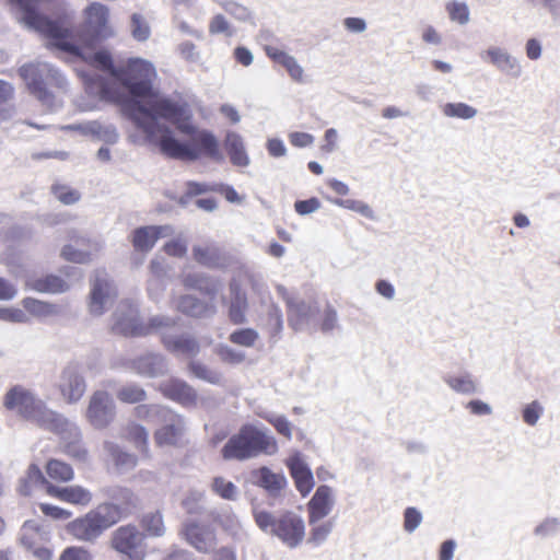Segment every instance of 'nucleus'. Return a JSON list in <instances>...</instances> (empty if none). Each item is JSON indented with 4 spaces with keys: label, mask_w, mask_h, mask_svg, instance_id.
I'll list each match as a JSON object with an SVG mask.
<instances>
[{
    "label": "nucleus",
    "mask_w": 560,
    "mask_h": 560,
    "mask_svg": "<svg viewBox=\"0 0 560 560\" xmlns=\"http://www.w3.org/2000/svg\"><path fill=\"white\" fill-rule=\"evenodd\" d=\"M136 115L147 139L168 158L195 161L200 152L210 156L218 152L215 137L196 128L191 108L182 100L160 98Z\"/></svg>",
    "instance_id": "f257e3e1"
},
{
    "label": "nucleus",
    "mask_w": 560,
    "mask_h": 560,
    "mask_svg": "<svg viewBox=\"0 0 560 560\" xmlns=\"http://www.w3.org/2000/svg\"><path fill=\"white\" fill-rule=\"evenodd\" d=\"M156 77L153 65L143 59H131L125 68L115 72V80L122 85L130 95L126 104V110L135 125L143 131V127L137 119L140 108H147L154 101L170 98L153 91L152 82Z\"/></svg>",
    "instance_id": "f03ea898"
},
{
    "label": "nucleus",
    "mask_w": 560,
    "mask_h": 560,
    "mask_svg": "<svg viewBox=\"0 0 560 560\" xmlns=\"http://www.w3.org/2000/svg\"><path fill=\"white\" fill-rule=\"evenodd\" d=\"M19 74L43 106L51 112L62 107V95L68 92L69 83L58 68L45 61H35L21 66Z\"/></svg>",
    "instance_id": "7ed1b4c3"
},
{
    "label": "nucleus",
    "mask_w": 560,
    "mask_h": 560,
    "mask_svg": "<svg viewBox=\"0 0 560 560\" xmlns=\"http://www.w3.org/2000/svg\"><path fill=\"white\" fill-rule=\"evenodd\" d=\"M7 409L16 412L19 416L36 423L38 427L50 430L52 425H60L61 413L49 409L46 402L37 397L30 389L16 385L4 396Z\"/></svg>",
    "instance_id": "20e7f679"
},
{
    "label": "nucleus",
    "mask_w": 560,
    "mask_h": 560,
    "mask_svg": "<svg viewBox=\"0 0 560 560\" xmlns=\"http://www.w3.org/2000/svg\"><path fill=\"white\" fill-rule=\"evenodd\" d=\"M115 524L113 511L101 504L68 525V532L79 540L93 542Z\"/></svg>",
    "instance_id": "39448f33"
},
{
    "label": "nucleus",
    "mask_w": 560,
    "mask_h": 560,
    "mask_svg": "<svg viewBox=\"0 0 560 560\" xmlns=\"http://www.w3.org/2000/svg\"><path fill=\"white\" fill-rule=\"evenodd\" d=\"M110 547L121 560H144L145 534L131 524L119 526L110 535Z\"/></svg>",
    "instance_id": "423d86ee"
},
{
    "label": "nucleus",
    "mask_w": 560,
    "mask_h": 560,
    "mask_svg": "<svg viewBox=\"0 0 560 560\" xmlns=\"http://www.w3.org/2000/svg\"><path fill=\"white\" fill-rule=\"evenodd\" d=\"M88 308L91 315H103L115 302L117 289L107 272L96 270L90 280Z\"/></svg>",
    "instance_id": "0eeeda50"
},
{
    "label": "nucleus",
    "mask_w": 560,
    "mask_h": 560,
    "mask_svg": "<svg viewBox=\"0 0 560 560\" xmlns=\"http://www.w3.org/2000/svg\"><path fill=\"white\" fill-rule=\"evenodd\" d=\"M86 421L96 430L108 428L116 418V404L106 390H95L89 398Z\"/></svg>",
    "instance_id": "6e6552de"
},
{
    "label": "nucleus",
    "mask_w": 560,
    "mask_h": 560,
    "mask_svg": "<svg viewBox=\"0 0 560 560\" xmlns=\"http://www.w3.org/2000/svg\"><path fill=\"white\" fill-rule=\"evenodd\" d=\"M112 329L124 336H147L148 327L141 322L137 305L129 301L120 302L114 314Z\"/></svg>",
    "instance_id": "1a4fd4ad"
},
{
    "label": "nucleus",
    "mask_w": 560,
    "mask_h": 560,
    "mask_svg": "<svg viewBox=\"0 0 560 560\" xmlns=\"http://www.w3.org/2000/svg\"><path fill=\"white\" fill-rule=\"evenodd\" d=\"M163 416L158 421L160 428L154 432V441L159 446H179L186 434L184 418L168 409L162 411Z\"/></svg>",
    "instance_id": "9d476101"
},
{
    "label": "nucleus",
    "mask_w": 560,
    "mask_h": 560,
    "mask_svg": "<svg viewBox=\"0 0 560 560\" xmlns=\"http://www.w3.org/2000/svg\"><path fill=\"white\" fill-rule=\"evenodd\" d=\"M56 386L68 404L78 402L86 390V382L78 363H68L60 372Z\"/></svg>",
    "instance_id": "9b49d317"
},
{
    "label": "nucleus",
    "mask_w": 560,
    "mask_h": 560,
    "mask_svg": "<svg viewBox=\"0 0 560 560\" xmlns=\"http://www.w3.org/2000/svg\"><path fill=\"white\" fill-rule=\"evenodd\" d=\"M102 492L110 499V502L101 505L108 508L110 512L113 511L115 524L131 514L139 506L140 500L138 495L127 487L108 486L103 488Z\"/></svg>",
    "instance_id": "f8f14e48"
},
{
    "label": "nucleus",
    "mask_w": 560,
    "mask_h": 560,
    "mask_svg": "<svg viewBox=\"0 0 560 560\" xmlns=\"http://www.w3.org/2000/svg\"><path fill=\"white\" fill-rule=\"evenodd\" d=\"M60 425H52L49 431L55 432L60 435L63 442V452L79 462H86L88 459V451L83 446L82 433L80 428L66 417H61Z\"/></svg>",
    "instance_id": "ddd939ff"
},
{
    "label": "nucleus",
    "mask_w": 560,
    "mask_h": 560,
    "mask_svg": "<svg viewBox=\"0 0 560 560\" xmlns=\"http://www.w3.org/2000/svg\"><path fill=\"white\" fill-rule=\"evenodd\" d=\"M273 535L289 547H296L305 535L304 522L294 513L287 512L273 524Z\"/></svg>",
    "instance_id": "4468645a"
},
{
    "label": "nucleus",
    "mask_w": 560,
    "mask_h": 560,
    "mask_svg": "<svg viewBox=\"0 0 560 560\" xmlns=\"http://www.w3.org/2000/svg\"><path fill=\"white\" fill-rule=\"evenodd\" d=\"M186 541L197 551L211 553L218 547V539L212 526L191 522L185 525L183 532Z\"/></svg>",
    "instance_id": "2eb2a0df"
},
{
    "label": "nucleus",
    "mask_w": 560,
    "mask_h": 560,
    "mask_svg": "<svg viewBox=\"0 0 560 560\" xmlns=\"http://www.w3.org/2000/svg\"><path fill=\"white\" fill-rule=\"evenodd\" d=\"M124 366L132 370L140 376L150 378L162 376L168 371L166 358L155 352H148L135 360H127L124 362Z\"/></svg>",
    "instance_id": "dca6fc26"
},
{
    "label": "nucleus",
    "mask_w": 560,
    "mask_h": 560,
    "mask_svg": "<svg viewBox=\"0 0 560 560\" xmlns=\"http://www.w3.org/2000/svg\"><path fill=\"white\" fill-rule=\"evenodd\" d=\"M72 244L63 246L61 256L75 264H88L101 250L102 245L96 240L85 236L74 235L71 237Z\"/></svg>",
    "instance_id": "f3484780"
},
{
    "label": "nucleus",
    "mask_w": 560,
    "mask_h": 560,
    "mask_svg": "<svg viewBox=\"0 0 560 560\" xmlns=\"http://www.w3.org/2000/svg\"><path fill=\"white\" fill-rule=\"evenodd\" d=\"M103 453L105 459L113 464L118 474H126L138 465L137 455L127 452L114 441L105 440L103 442Z\"/></svg>",
    "instance_id": "a211bd4d"
},
{
    "label": "nucleus",
    "mask_w": 560,
    "mask_h": 560,
    "mask_svg": "<svg viewBox=\"0 0 560 560\" xmlns=\"http://www.w3.org/2000/svg\"><path fill=\"white\" fill-rule=\"evenodd\" d=\"M162 343L167 351L175 355L194 358L200 351L198 340L189 334L174 335L162 332Z\"/></svg>",
    "instance_id": "6ab92c4d"
},
{
    "label": "nucleus",
    "mask_w": 560,
    "mask_h": 560,
    "mask_svg": "<svg viewBox=\"0 0 560 560\" xmlns=\"http://www.w3.org/2000/svg\"><path fill=\"white\" fill-rule=\"evenodd\" d=\"M331 489L326 485L319 486L307 503L308 523L314 525L326 517L332 509Z\"/></svg>",
    "instance_id": "aec40b11"
},
{
    "label": "nucleus",
    "mask_w": 560,
    "mask_h": 560,
    "mask_svg": "<svg viewBox=\"0 0 560 560\" xmlns=\"http://www.w3.org/2000/svg\"><path fill=\"white\" fill-rule=\"evenodd\" d=\"M277 290L278 293L287 303L288 320L290 326L294 330L301 329L304 323L307 322L313 316L312 305L306 304L305 302H295L293 298L290 295L289 291L282 285H279Z\"/></svg>",
    "instance_id": "412c9836"
},
{
    "label": "nucleus",
    "mask_w": 560,
    "mask_h": 560,
    "mask_svg": "<svg viewBox=\"0 0 560 560\" xmlns=\"http://www.w3.org/2000/svg\"><path fill=\"white\" fill-rule=\"evenodd\" d=\"M176 310L190 317L206 318L214 315L215 305L205 302L191 294H185L179 296L176 303Z\"/></svg>",
    "instance_id": "4be33fe9"
},
{
    "label": "nucleus",
    "mask_w": 560,
    "mask_h": 560,
    "mask_svg": "<svg viewBox=\"0 0 560 560\" xmlns=\"http://www.w3.org/2000/svg\"><path fill=\"white\" fill-rule=\"evenodd\" d=\"M287 466L300 494L302 497L310 494L314 487V478L306 464L300 457H292L288 460Z\"/></svg>",
    "instance_id": "5701e85b"
},
{
    "label": "nucleus",
    "mask_w": 560,
    "mask_h": 560,
    "mask_svg": "<svg viewBox=\"0 0 560 560\" xmlns=\"http://www.w3.org/2000/svg\"><path fill=\"white\" fill-rule=\"evenodd\" d=\"M47 493L71 504L88 505L92 501V493L78 485L68 487L47 486Z\"/></svg>",
    "instance_id": "b1692460"
},
{
    "label": "nucleus",
    "mask_w": 560,
    "mask_h": 560,
    "mask_svg": "<svg viewBox=\"0 0 560 560\" xmlns=\"http://www.w3.org/2000/svg\"><path fill=\"white\" fill-rule=\"evenodd\" d=\"M160 389L165 397L178 401L183 405L192 404L196 399L195 389L186 382L178 378H172L163 382L160 385Z\"/></svg>",
    "instance_id": "393cba45"
},
{
    "label": "nucleus",
    "mask_w": 560,
    "mask_h": 560,
    "mask_svg": "<svg viewBox=\"0 0 560 560\" xmlns=\"http://www.w3.org/2000/svg\"><path fill=\"white\" fill-rule=\"evenodd\" d=\"M182 283L186 289L197 290L211 299L217 295L220 288L217 280L200 272L184 275Z\"/></svg>",
    "instance_id": "a878e982"
},
{
    "label": "nucleus",
    "mask_w": 560,
    "mask_h": 560,
    "mask_svg": "<svg viewBox=\"0 0 560 560\" xmlns=\"http://www.w3.org/2000/svg\"><path fill=\"white\" fill-rule=\"evenodd\" d=\"M277 450L278 445L272 436L247 428V456L257 453L273 454Z\"/></svg>",
    "instance_id": "bb28decb"
},
{
    "label": "nucleus",
    "mask_w": 560,
    "mask_h": 560,
    "mask_svg": "<svg viewBox=\"0 0 560 560\" xmlns=\"http://www.w3.org/2000/svg\"><path fill=\"white\" fill-rule=\"evenodd\" d=\"M26 285L39 293H49V294H58L67 292L70 289V284L65 281L62 278L48 275L37 279H31L27 281Z\"/></svg>",
    "instance_id": "cd10ccee"
},
{
    "label": "nucleus",
    "mask_w": 560,
    "mask_h": 560,
    "mask_svg": "<svg viewBox=\"0 0 560 560\" xmlns=\"http://www.w3.org/2000/svg\"><path fill=\"white\" fill-rule=\"evenodd\" d=\"M231 305L229 311L230 319L234 324H241L244 320L245 292L243 282L234 278L230 283Z\"/></svg>",
    "instance_id": "c85d7f7f"
},
{
    "label": "nucleus",
    "mask_w": 560,
    "mask_h": 560,
    "mask_svg": "<svg viewBox=\"0 0 560 560\" xmlns=\"http://www.w3.org/2000/svg\"><path fill=\"white\" fill-rule=\"evenodd\" d=\"M266 52L268 57L271 58L275 62L285 68V70L294 81H303L304 71L292 56L273 46L266 47Z\"/></svg>",
    "instance_id": "c756f323"
},
{
    "label": "nucleus",
    "mask_w": 560,
    "mask_h": 560,
    "mask_svg": "<svg viewBox=\"0 0 560 560\" xmlns=\"http://www.w3.org/2000/svg\"><path fill=\"white\" fill-rule=\"evenodd\" d=\"M47 486L52 485L46 480L38 466L32 464L27 468L26 475L21 478L18 491L22 495H31L38 488H44L47 491Z\"/></svg>",
    "instance_id": "7c9ffc66"
},
{
    "label": "nucleus",
    "mask_w": 560,
    "mask_h": 560,
    "mask_svg": "<svg viewBox=\"0 0 560 560\" xmlns=\"http://www.w3.org/2000/svg\"><path fill=\"white\" fill-rule=\"evenodd\" d=\"M253 482L265 488L269 492H278L285 486L283 475L275 474L267 467H260L252 471Z\"/></svg>",
    "instance_id": "2f4dec72"
},
{
    "label": "nucleus",
    "mask_w": 560,
    "mask_h": 560,
    "mask_svg": "<svg viewBox=\"0 0 560 560\" xmlns=\"http://www.w3.org/2000/svg\"><path fill=\"white\" fill-rule=\"evenodd\" d=\"M487 55L490 58V61L501 71L513 77H518L521 74V67L517 61L502 49L491 48L487 51Z\"/></svg>",
    "instance_id": "473e14b6"
},
{
    "label": "nucleus",
    "mask_w": 560,
    "mask_h": 560,
    "mask_svg": "<svg viewBox=\"0 0 560 560\" xmlns=\"http://www.w3.org/2000/svg\"><path fill=\"white\" fill-rule=\"evenodd\" d=\"M125 436L139 452L144 455L149 454V432L143 425L135 422L128 423Z\"/></svg>",
    "instance_id": "72a5a7b5"
},
{
    "label": "nucleus",
    "mask_w": 560,
    "mask_h": 560,
    "mask_svg": "<svg viewBox=\"0 0 560 560\" xmlns=\"http://www.w3.org/2000/svg\"><path fill=\"white\" fill-rule=\"evenodd\" d=\"M22 305L31 315L40 319L58 315L60 312L58 305L33 298L23 299Z\"/></svg>",
    "instance_id": "f704fd0d"
},
{
    "label": "nucleus",
    "mask_w": 560,
    "mask_h": 560,
    "mask_svg": "<svg viewBox=\"0 0 560 560\" xmlns=\"http://www.w3.org/2000/svg\"><path fill=\"white\" fill-rule=\"evenodd\" d=\"M131 242L136 250L148 253L156 243V234L151 225L141 226L133 231Z\"/></svg>",
    "instance_id": "c9c22d12"
},
{
    "label": "nucleus",
    "mask_w": 560,
    "mask_h": 560,
    "mask_svg": "<svg viewBox=\"0 0 560 560\" xmlns=\"http://www.w3.org/2000/svg\"><path fill=\"white\" fill-rule=\"evenodd\" d=\"M224 459H244L245 458V425L238 433L231 438L222 450Z\"/></svg>",
    "instance_id": "e433bc0d"
},
{
    "label": "nucleus",
    "mask_w": 560,
    "mask_h": 560,
    "mask_svg": "<svg viewBox=\"0 0 560 560\" xmlns=\"http://www.w3.org/2000/svg\"><path fill=\"white\" fill-rule=\"evenodd\" d=\"M46 540V533L40 530L34 523L26 522L24 523L20 541L26 548H33L43 544Z\"/></svg>",
    "instance_id": "4c0bfd02"
},
{
    "label": "nucleus",
    "mask_w": 560,
    "mask_h": 560,
    "mask_svg": "<svg viewBox=\"0 0 560 560\" xmlns=\"http://www.w3.org/2000/svg\"><path fill=\"white\" fill-rule=\"evenodd\" d=\"M192 256L202 266L215 267L219 265V249L214 245H195Z\"/></svg>",
    "instance_id": "58836bf2"
},
{
    "label": "nucleus",
    "mask_w": 560,
    "mask_h": 560,
    "mask_svg": "<svg viewBox=\"0 0 560 560\" xmlns=\"http://www.w3.org/2000/svg\"><path fill=\"white\" fill-rule=\"evenodd\" d=\"M225 148L232 162L236 165H245V154L243 139L235 132H228L225 138Z\"/></svg>",
    "instance_id": "ea45409f"
},
{
    "label": "nucleus",
    "mask_w": 560,
    "mask_h": 560,
    "mask_svg": "<svg viewBox=\"0 0 560 560\" xmlns=\"http://www.w3.org/2000/svg\"><path fill=\"white\" fill-rule=\"evenodd\" d=\"M141 526L151 537H162L165 534V526L161 512H149L141 518Z\"/></svg>",
    "instance_id": "a19ab883"
},
{
    "label": "nucleus",
    "mask_w": 560,
    "mask_h": 560,
    "mask_svg": "<svg viewBox=\"0 0 560 560\" xmlns=\"http://www.w3.org/2000/svg\"><path fill=\"white\" fill-rule=\"evenodd\" d=\"M312 307L313 316L307 323L314 318L315 313H318L316 324L323 332L331 331L337 326V312L330 304H327L320 313L317 307ZM304 324H306V322Z\"/></svg>",
    "instance_id": "79ce46f5"
},
{
    "label": "nucleus",
    "mask_w": 560,
    "mask_h": 560,
    "mask_svg": "<svg viewBox=\"0 0 560 560\" xmlns=\"http://www.w3.org/2000/svg\"><path fill=\"white\" fill-rule=\"evenodd\" d=\"M46 471L51 479L59 481H70L74 477L72 467L58 459H50L46 465Z\"/></svg>",
    "instance_id": "37998d69"
},
{
    "label": "nucleus",
    "mask_w": 560,
    "mask_h": 560,
    "mask_svg": "<svg viewBox=\"0 0 560 560\" xmlns=\"http://www.w3.org/2000/svg\"><path fill=\"white\" fill-rule=\"evenodd\" d=\"M90 137L103 141L107 144H114L118 140V132L115 126L104 125L97 120H92V130Z\"/></svg>",
    "instance_id": "c03bdc74"
},
{
    "label": "nucleus",
    "mask_w": 560,
    "mask_h": 560,
    "mask_svg": "<svg viewBox=\"0 0 560 560\" xmlns=\"http://www.w3.org/2000/svg\"><path fill=\"white\" fill-rule=\"evenodd\" d=\"M116 396L121 402L138 404L147 399V392L137 384H129L119 388Z\"/></svg>",
    "instance_id": "a18cd8bd"
},
{
    "label": "nucleus",
    "mask_w": 560,
    "mask_h": 560,
    "mask_svg": "<svg viewBox=\"0 0 560 560\" xmlns=\"http://www.w3.org/2000/svg\"><path fill=\"white\" fill-rule=\"evenodd\" d=\"M178 318L167 315H155L149 319L144 327H148V335L156 332L162 336V332H168V329L177 325Z\"/></svg>",
    "instance_id": "49530a36"
},
{
    "label": "nucleus",
    "mask_w": 560,
    "mask_h": 560,
    "mask_svg": "<svg viewBox=\"0 0 560 560\" xmlns=\"http://www.w3.org/2000/svg\"><path fill=\"white\" fill-rule=\"evenodd\" d=\"M130 30L132 37L138 42H145L151 35L150 25L140 13L131 15Z\"/></svg>",
    "instance_id": "de8ad7c7"
},
{
    "label": "nucleus",
    "mask_w": 560,
    "mask_h": 560,
    "mask_svg": "<svg viewBox=\"0 0 560 560\" xmlns=\"http://www.w3.org/2000/svg\"><path fill=\"white\" fill-rule=\"evenodd\" d=\"M211 489L214 493L225 500H235L237 497L236 486L223 477H215L211 483Z\"/></svg>",
    "instance_id": "09e8293b"
},
{
    "label": "nucleus",
    "mask_w": 560,
    "mask_h": 560,
    "mask_svg": "<svg viewBox=\"0 0 560 560\" xmlns=\"http://www.w3.org/2000/svg\"><path fill=\"white\" fill-rule=\"evenodd\" d=\"M443 113L447 117L469 119L477 114V110L465 103H447L443 107Z\"/></svg>",
    "instance_id": "8fccbe9b"
},
{
    "label": "nucleus",
    "mask_w": 560,
    "mask_h": 560,
    "mask_svg": "<svg viewBox=\"0 0 560 560\" xmlns=\"http://www.w3.org/2000/svg\"><path fill=\"white\" fill-rule=\"evenodd\" d=\"M188 368L190 373L200 380L211 384H217L221 381V375L218 372L208 369L205 364L198 361H190Z\"/></svg>",
    "instance_id": "3c124183"
},
{
    "label": "nucleus",
    "mask_w": 560,
    "mask_h": 560,
    "mask_svg": "<svg viewBox=\"0 0 560 560\" xmlns=\"http://www.w3.org/2000/svg\"><path fill=\"white\" fill-rule=\"evenodd\" d=\"M167 408L160 405H139L135 408V416L139 419L147 421H159L163 416L162 411H166Z\"/></svg>",
    "instance_id": "603ef678"
},
{
    "label": "nucleus",
    "mask_w": 560,
    "mask_h": 560,
    "mask_svg": "<svg viewBox=\"0 0 560 560\" xmlns=\"http://www.w3.org/2000/svg\"><path fill=\"white\" fill-rule=\"evenodd\" d=\"M91 62L98 69L107 71L115 79V72L119 68H115L110 54L107 50H98L91 56Z\"/></svg>",
    "instance_id": "864d4df0"
},
{
    "label": "nucleus",
    "mask_w": 560,
    "mask_h": 560,
    "mask_svg": "<svg viewBox=\"0 0 560 560\" xmlns=\"http://www.w3.org/2000/svg\"><path fill=\"white\" fill-rule=\"evenodd\" d=\"M446 383L458 393L471 394L476 390L475 382L468 375L450 376L446 378Z\"/></svg>",
    "instance_id": "5fc2aeb1"
},
{
    "label": "nucleus",
    "mask_w": 560,
    "mask_h": 560,
    "mask_svg": "<svg viewBox=\"0 0 560 560\" xmlns=\"http://www.w3.org/2000/svg\"><path fill=\"white\" fill-rule=\"evenodd\" d=\"M282 329V314L278 307H271L266 318V330L269 337H276Z\"/></svg>",
    "instance_id": "6e6d98bb"
},
{
    "label": "nucleus",
    "mask_w": 560,
    "mask_h": 560,
    "mask_svg": "<svg viewBox=\"0 0 560 560\" xmlns=\"http://www.w3.org/2000/svg\"><path fill=\"white\" fill-rule=\"evenodd\" d=\"M446 10L452 21L465 24L469 20V10L465 3L456 1L450 2L446 4Z\"/></svg>",
    "instance_id": "4d7b16f0"
},
{
    "label": "nucleus",
    "mask_w": 560,
    "mask_h": 560,
    "mask_svg": "<svg viewBox=\"0 0 560 560\" xmlns=\"http://www.w3.org/2000/svg\"><path fill=\"white\" fill-rule=\"evenodd\" d=\"M188 241L183 235L167 242L164 245V250L167 255L174 257H184L187 253Z\"/></svg>",
    "instance_id": "13d9d810"
},
{
    "label": "nucleus",
    "mask_w": 560,
    "mask_h": 560,
    "mask_svg": "<svg viewBox=\"0 0 560 560\" xmlns=\"http://www.w3.org/2000/svg\"><path fill=\"white\" fill-rule=\"evenodd\" d=\"M51 189L55 197L65 205H73L80 199V194L67 186L54 185Z\"/></svg>",
    "instance_id": "bf43d9fd"
},
{
    "label": "nucleus",
    "mask_w": 560,
    "mask_h": 560,
    "mask_svg": "<svg viewBox=\"0 0 560 560\" xmlns=\"http://www.w3.org/2000/svg\"><path fill=\"white\" fill-rule=\"evenodd\" d=\"M336 205L340 206V207H343L346 209H349V210H352V211H355L366 218H372L373 217V211L372 209L370 208L369 205H366L365 202L363 201H360V200H354V199H346V200H342V199H338L335 201Z\"/></svg>",
    "instance_id": "052dcab7"
},
{
    "label": "nucleus",
    "mask_w": 560,
    "mask_h": 560,
    "mask_svg": "<svg viewBox=\"0 0 560 560\" xmlns=\"http://www.w3.org/2000/svg\"><path fill=\"white\" fill-rule=\"evenodd\" d=\"M203 499V492L199 490H190L182 501L183 508L190 514L198 513L200 502Z\"/></svg>",
    "instance_id": "680f3d73"
},
{
    "label": "nucleus",
    "mask_w": 560,
    "mask_h": 560,
    "mask_svg": "<svg viewBox=\"0 0 560 560\" xmlns=\"http://www.w3.org/2000/svg\"><path fill=\"white\" fill-rule=\"evenodd\" d=\"M421 513L412 506H409L404 512V529L408 533H412L421 523Z\"/></svg>",
    "instance_id": "e2e57ef3"
},
{
    "label": "nucleus",
    "mask_w": 560,
    "mask_h": 560,
    "mask_svg": "<svg viewBox=\"0 0 560 560\" xmlns=\"http://www.w3.org/2000/svg\"><path fill=\"white\" fill-rule=\"evenodd\" d=\"M0 319L11 323H27L30 320L23 310L13 307H0Z\"/></svg>",
    "instance_id": "0e129e2a"
},
{
    "label": "nucleus",
    "mask_w": 560,
    "mask_h": 560,
    "mask_svg": "<svg viewBox=\"0 0 560 560\" xmlns=\"http://www.w3.org/2000/svg\"><path fill=\"white\" fill-rule=\"evenodd\" d=\"M58 560H93V557L83 547H68L61 552Z\"/></svg>",
    "instance_id": "69168bd1"
},
{
    "label": "nucleus",
    "mask_w": 560,
    "mask_h": 560,
    "mask_svg": "<svg viewBox=\"0 0 560 560\" xmlns=\"http://www.w3.org/2000/svg\"><path fill=\"white\" fill-rule=\"evenodd\" d=\"M165 289L166 279L149 277L147 290L151 300L159 301Z\"/></svg>",
    "instance_id": "338daca9"
},
{
    "label": "nucleus",
    "mask_w": 560,
    "mask_h": 560,
    "mask_svg": "<svg viewBox=\"0 0 560 560\" xmlns=\"http://www.w3.org/2000/svg\"><path fill=\"white\" fill-rule=\"evenodd\" d=\"M320 208V201L316 197L306 200H298L294 203V209L300 215H306L315 212Z\"/></svg>",
    "instance_id": "774afa93"
}]
</instances>
